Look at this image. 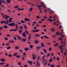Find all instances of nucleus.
<instances>
[{
  "mask_svg": "<svg viewBox=\"0 0 67 67\" xmlns=\"http://www.w3.org/2000/svg\"><path fill=\"white\" fill-rule=\"evenodd\" d=\"M38 60H39L40 59V56H38L37 58Z\"/></svg>",
  "mask_w": 67,
  "mask_h": 67,
  "instance_id": "40",
  "label": "nucleus"
},
{
  "mask_svg": "<svg viewBox=\"0 0 67 67\" xmlns=\"http://www.w3.org/2000/svg\"><path fill=\"white\" fill-rule=\"evenodd\" d=\"M3 29V28H2V26L1 27H0V31H1Z\"/></svg>",
  "mask_w": 67,
  "mask_h": 67,
  "instance_id": "34",
  "label": "nucleus"
},
{
  "mask_svg": "<svg viewBox=\"0 0 67 67\" xmlns=\"http://www.w3.org/2000/svg\"><path fill=\"white\" fill-rule=\"evenodd\" d=\"M63 34L62 33L60 32L59 33V35H60V36H61V35L60 34Z\"/></svg>",
  "mask_w": 67,
  "mask_h": 67,
  "instance_id": "53",
  "label": "nucleus"
},
{
  "mask_svg": "<svg viewBox=\"0 0 67 67\" xmlns=\"http://www.w3.org/2000/svg\"><path fill=\"white\" fill-rule=\"evenodd\" d=\"M27 62L28 63L30 64L31 65H32V61H30V60H28Z\"/></svg>",
  "mask_w": 67,
  "mask_h": 67,
  "instance_id": "3",
  "label": "nucleus"
},
{
  "mask_svg": "<svg viewBox=\"0 0 67 67\" xmlns=\"http://www.w3.org/2000/svg\"><path fill=\"white\" fill-rule=\"evenodd\" d=\"M1 60L2 62H5V59L3 58H1Z\"/></svg>",
  "mask_w": 67,
  "mask_h": 67,
  "instance_id": "7",
  "label": "nucleus"
},
{
  "mask_svg": "<svg viewBox=\"0 0 67 67\" xmlns=\"http://www.w3.org/2000/svg\"><path fill=\"white\" fill-rule=\"evenodd\" d=\"M9 45H10L9 44V43H7V44H6L5 45L6 46H9Z\"/></svg>",
  "mask_w": 67,
  "mask_h": 67,
  "instance_id": "61",
  "label": "nucleus"
},
{
  "mask_svg": "<svg viewBox=\"0 0 67 67\" xmlns=\"http://www.w3.org/2000/svg\"><path fill=\"white\" fill-rule=\"evenodd\" d=\"M51 67H54V65L53 64L51 65Z\"/></svg>",
  "mask_w": 67,
  "mask_h": 67,
  "instance_id": "62",
  "label": "nucleus"
},
{
  "mask_svg": "<svg viewBox=\"0 0 67 67\" xmlns=\"http://www.w3.org/2000/svg\"><path fill=\"white\" fill-rule=\"evenodd\" d=\"M6 21L7 23H9V20H6Z\"/></svg>",
  "mask_w": 67,
  "mask_h": 67,
  "instance_id": "56",
  "label": "nucleus"
},
{
  "mask_svg": "<svg viewBox=\"0 0 67 67\" xmlns=\"http://www.w3.org/2000/svg\"><path fill=\"white\" fill-rule=\"evenodd\" d=\"M19 31L20 33V34L22 32V30H19Z\"/></svg>",
  "mask_w": 67,
  "mask_h": 67,
  "instance_id": "39",
  "label": "nucleus"
},
{
  "mask_svg": "<svg viewBox=\"0 0 67 67\" xmlns=\"http://www.w3.org/2000/svg\"><path fill=\"white\" fill-rule=\"evenodd\" d=\"M20 29H23V27H22V26H21L20 27Z\"/></svg>",
  "mask_w": 67,
  "mask_h": 67,
  "instance_id": "46",
  "label": "nucleus"
},
{
  "mask_svg": "<svg viewBox=\"0 0 67 67\" xmlns=\"http://www.w3.org/2000/svg\"><path fill=\"white\" fill-rule=\"evenodd\" d=\"M41 44L42 47H45V45H44V44L43 43H41Z\"/></svg>",
  "mask_w": 67,
  "mask_h": 67,
  "instance_id": "15",
  "label": "nucleus"
},
{
  "mask_svg": "<svg viewBox=\"0 0 67 67\" xmlns=\"http://www.w3.org/2000/svg\"><path fill=\"white\" fill-rule=\"evenodd\" d=\"M50 12H49V13H50V14H52V13H51V12H52V13H53V10H50Z\"/></svg>",
  "mask_w": 67,
  "mask_h": 67,
  "instance_id": "37",
  "label": "nucleus"
},
{
  "mask_svg": "<svg viewBox=\"0 0 67 67\" xmlns=\"http://www.w3.org/2000/svg\"><path fill=\"white\" fill-rule=\"evenodd\" d=\"M21 22L22 23H25V22H24L23 20H22L21 21Z\"/></svg>",
  "mask_w": 67,
  "mask_h": 67,
  "instance_id": "28",
  "label": "nucleus"
},
{
  "mask_svg": "<svg viewBox=\"0 0 67 67\" xmlns=\"http://www.w3.org/2000/svg\"><path fill=\"white\" fill-rule=\"evenodd\" d=\"M43 62H44V63L45 64V65H46L47 63H46V60H44Z\"/></svg>",
  "mask_w": 67,
  "mask_h": 67,
  "instance_id": "33",
  "label": "nucleus"
},
{
  "mask_svg": "<svg viewBox=\"0 0 67 67\" xmlns=\"http://www.w3.org/2000/svg\"><path fill=\"white\" fill-rule=\"evenodd\" d=\"M19 51L20 53H22L23 52V50H22L20 49L19 50Z\"/></svg>",
  "mask_w": 67,
  "mask_h": 67,
  "instance_id": "43",
  "label": "nucleus"
},
{
  "mask_svg": "<svg viewBox=\"0 0 67 67\" xmlns=\"http://www.w3.org/2000/svg\"><path fill=\"white\" fill-rule=\"evenodd\" d=\"M25 32L26 34H29V32H28L27 31V30H25Z\"/></svg>",
  "mask_w": 67,
  "mask_h": 67,
  "instance_id": "32",
  "label": "nucleus"
},
{
  "mask_svg": "<svg viewBox=\"0 0 67 67\" xmlns=\"http://www.w3.org/2000/svg\"><path fill=\"white\" fill-rule=\"evenodd\" d=\"M38 10H42V9H41V8H38Z\"/></svg>",
  "mask_w": 67,
  "mask_h": 67,
  "instance_id": "60",
  "label": "nucleus"
},
{
  "mask_svg": "<svg viewBox=\"0 0 67 67\" xmlns=\"http://www.w3.org/2000/svg\"><path fill=\"white\" fill-rule=\"evenodd\" d=\"M19 47L18 46H16L15 47V49H19Z\"/></svg>",
  "mask_w": 67,
  "mask_h": 67,
  "instance_id": "29",
  "label": "nucleus"
},
{
  "mask_svg": "<svg viewBox=\"0 0 67 67\" xmlns=\"http://www.w3.org/2000/svg\"><path fill=\"white\" fill-rule=\"evenodd\" d=\"M43 7H44V8H46V6L45 5H43Z\"/></svg>",
  "mask_w": 67,
  "mask_h": 67,
  "instance_id": "64",
  "label": "nucleus"
},
{
  "mask_svg": "<svg viewBox=\"0 0 67 67\" xmlns=\"http://www.w3.org/2000/svg\"><path fill=\"white\" fill-rule=\"evenodd\" d=\"M30 47L31 48H32L33 47V45H31Z\"/></svg>",
  "mask_w": 67,
  "mask_h": 67,
  "instance_id": "41",
  "label": "nucleus"
},
{
  "mask_svg": "<svg viewBox=\"0 0 67 67\" xmlns=\"http://www.w3.org/2000/svg\"><path fill=\"white\" fill-rule=\"evenodd\" d=\"M32 9H33V8H32V7L30 8V10H29L30 12H31V11Z\"/></svg>",
  "mask_w": 67,
  "mask_h": 67,
  "instance_id": "30",
  "label": "nucleus"
},
{
  "mask_svg": "<svg viewBox=\"0 0 67 67\" xmlns=\"http://www.w3.org/2000/svg\"><path fill=\"white\" fill-rule=\"evenodd\" d=\"M49 51H52V48L51 47H50L49 49Z\"/></svg>",
  "mask_w": 67,
  "mask_h": 67,
  "instance_id": "49",
  "label": "nucleus"
},
{
  "mask_svg": "<svg viewBox=\"0 0 67 67\" xmlns=\"http://www.w3.org/2000/svg\"><path fill=\"white\" fill-rule=\"evenodd\" d=\"M6 23V21H4L3 20L2 21H1V24H2V23Z\"/></svg>",
  "mask_w": 67,
  "mask_h": 67,
  "instance_id": "8",
  "label": "nucleus"
},
{
  "mask_svg": "<svg viewBox=\"0 0 67 67\" xmlns=\"http://www.w3.org/2000/svg\"><path fill=\"white\" fill-rule=\"evenodd\" d=\"M36 26L37 27H39V26H40V25H38V24H37L36 25Z\"/></svg>",
  "mask_w": 67,
  "mask_h": 67,
  "instance_id": "59",
  "label": "nucleus"
},
{
  "mask_svg": "<svg viewBox=\"0 0 67 67\" xmlns=\"http://www.w3.org/2000/svg\"><path fill=\"white\" fill-rule=\"evenodd\" d=\"M45 56H46V55H44V56H43L42 58V60H45V59H44Z\"/></svg>",
  "mask_w": 67,
  "mask_h": 67,
  "instance_id": "12",
  "label": "nucleus"
},
{
  "mask_svg": "<svg viewBox=\"0 0 67 67\" xmlns=\"http://www.w3.org/2000/svg\"><path fill=\"white\" fill-rule=\"evenodd\" d=\"M50 55V54H49V53H48L47 54L46 57L47 58H48V57Z\"/></svg>",
  "mask_w": 67,
  "mask_h": 67,
  "instance_id": "20",
  "label": "nucleus"
},
{
  "mask_svg": "<svg viewBox=\"0 0 67 67\" xmlns=\"http://www.w3.org/2000/svg\"><path fill=\"white\" fill-rule=\"evenodd\" d=\"M14 31V29L10 30V32H12V31Z\"/></svg>",
  "mask_w": 67,
  "mask_h": 67,
  "instance_id": "50",
  "label": "nucleus"
},
{
  "mask_svg": "<svg viewBox=\"0 0 67 67\" xmlns=\"http://www.w3.org/2000/svg\"><path fill=\"white\" fill-rule=\"evenodd\" d=\"M4 62H2L0 63V65H4Z\"/></svg>",
  "mask_w": 67,
  "mask_h": 67,
  "instance_id": "25",
  "label": "nucleus"
},
{
  "mask_svg": "<svg viewBox=\"0 0 67 67\" xmlns=\"http://www.w3.org/2000/svg\"><path fill=\"white\" fill-rule=\"evenodd\" d=\"M56 35H58L59 34L58 33V32H57L56 33Z\"/></svg>",
  "mask_w": 67,
  "mask_h": 67,
  "instance_id": "57",
  "label": "nucleus"
},
{
  "mask_svg": "<svg viewBox=\"0 0 67 67\" xmlns=\"http://www.w3.org/2000/svg\"><path fill=\"white\" fill-rule=\"evenodd\" d=\"M6 1L7 2H9V3H10L11 2V1L10 0H7Z\"/></svg>",
  "mask_w": 67,
  "mask_h": 67,
  "instance_id": "31",
  "label": "nucleus"
},
{
  "mask_svg": "<svg viewBox=\"0 0 67 67\" xmlns=\"http://www.w3.org/2000/svg\"><path fill=\"white\" fill-rule=\"evenodd\" d=\"M36 64L38 67H40V64L39 63L38 61H37L36 62Z\"/></svg>",
  "mask_w": 67,
  "mask_h": 67,
  "instance_id": "2",
  "label": "nucleus"
},
{
  "mask_svg": "<svg viewBox=\"0 0 67 67\" xmlns=\"http://www.w3.org/2000/svg\"><path fill=\"white\" fill-rule=\"evenodd\" d=\"M29 49V48H25L24 49L25 51H27Z\"/></svg>",
  "mask_w": 67,
  "mask_h": 67,
  "instance_id": "11",
  "label": "nucleus"
},
{
  "mask_svg": "<svg viewBox=\"0 0 67 67\" xmlns=\"http://www.w3.org/2000/svg\"><path fill=\"white\" fill-rule=\"evenodd\" d=\"M18 40H21V37L20 36L18 37Z\"/></svg>",
  "mask_w": 67,
  "mask_h": 67,
  "instance_id": "26",
  "label": "nucleus"
},
{
  "mask_svg": "<svg viewBox=\"0 0 67 67\" xmlns=\"http://www.w3.org/2000/svg\"><path fill=\"white\" fill-rule=\"evenodd\" d=\"M8 26H15V24H14V23H12L11 24H9L8 25Z\"/></svg>",
  "mask_w": 67,
  "mask_h": 67,
  "instance_id": "1",
  "label": "nucleus"
},
{
  "mask_svg": "<svg viewBox=\"0 0 67 67\" xmlns=\"http://www.w3.org/2000/svg\"><path fill=\"white\" fill-rule=\"evenodd\" d=\"M9 64H7V65L5 66V67H9Z\"/></svg>",
  "mask_w": 67,
  "mask_h": 67,
  "instance_id": "51",
  "label": "nucleus"
},
{
  "mask_svg": "<svg viewBox=\"0 0 67 67\" xmlns=\"http://www.w3.org/2000/svg\"><path fill=\"white\" fill-rule=\"evenodd\" d=\"M23 26L25 27V29H27V26L25 25L24 24Z\"/></svg>",
  "mask_w": 67,
  "mask_h": 67,
  "instance_id": "9",
  "label": "nucleus"
},
{
  "mask_svg": "<svg viewBox=\"0 0 67 67\" xmlns=\"http://www.w3.org/2000/svg\"><path fill=\"white\" fill-rule=\"evenodd\" d=\"M5 17H6L5 18V19H6V20H8V18H9V16H8L7 15H5Z\"/></svg>",
  "mask_w": 67,
  "mask_h": 67,
  "instance_id": "5",
  "label": "nucleus"
},
{
  "mask_svg": "<svg viewBox=\"0 0 67 67\" xmlns=\"http://www.w3.org/2000/svg\"><path fill=\"white\" fill-rule=\"evenodd\" d=\"M34 43H36V44H37L38 43V41H37V40H36L35 41Z\"/></svg>",
  "mask_w": 67,
  "mask_h": 67,
  "instance_id": "16",
  "label": "nucleus"
},
{
  "mask_svg": "<svg viewBox=\"0 0 67 67\" xmlns=\"http://www.w3.org/2000/svg\"><path fill=\"white\" fill-rule=\"evenodd\" d=\"M22 35L23 36H24V37H26V34H25V32H24L23 33H22Z\"/></svg>",
  "mask_w": 67,
  "mask_h": 67,
  "instance_id": "4",
  "label": "nucleus"
},
{
  "mask_svg": "<svg viewBox=\"0 0 67 67\" xmlns=\"http://www.w3.org/2000/svg\"><path fill=\"white\" fill-rule=\"evenodd\" d=\"M51 31H52L53 32H55V30H54V29L53 28H51Z\"/></svg>",
  "mask_w": 67,
  "mask_h": 67,
  "instance_id": "17",
  "label": "nucleus"
},
{
  "mask_svg": "<svg viewBox=\"0 0 67 67\" xmlns=\"http://www.w3.org/2000/svg\"><path fill=\"white\" fill-rule=\"evenodd\" d=\"M40 48V47L39 46H38L37 47V49H39Z\"/></svg>",
  "mask_w": 67,
  "mask_h": 67,
  "instance_id": "47",
  "label": "nucleus"
},
{
  "mask_svg": "<svg viewBox=\"0 0 67 67\" xmlns=\"http://www.w3.org/2000/svg\"><path fill=\"white\" fill-rule=\"evenodd\" d=\"M3 27L4 28V29H7V28H8V26L4 25L3 26Z\"/></svg>",
  "mask_w": 67,
  "mask_h": 67,
  "instance_id": "18",
  "label": "nucleus"
},
{
  "mask_svg": "<svg viewBox=\"0 0 67 67\" xmlns=\"http://www.w3.org/2000/svg\"><path fill=\"white\" fill-rule=\"evenodd\" d=\"M47 20L48 21H49V22H52L53 21V20H51L50 19H47Z\"/></svg>",
  "mask_w": 67,
  "mask_h": 67,
  "instance_id": "6",
  "label": "nucleus"
},
{
  "mask_svg": "<svg viewBox=\"0 0 67 67\" xmlns=\"http://www.w3.org/2000/svg\"><path fill=\"white\" fill-rule=\"evenodd\" d=\"M27 18H26L25 19V21H27Z\"/></svg>",
  "mask_w": 67,
  "mask_h": 67,
  "instance_id": "48",
  "label": "nucleus"
},
{
  "mask_svg": "<svg viewBox=\"0 0 67 67\" xmlns=\"http://www.w3.org/2000/svg\"><path fill=\"white\" fill-rule=\"evenodd\" d=\"M8 57H12V55L11 54H9L8 55Z\"/></svg>",
  "mask_w": 67,
  "mask_h": 67,
  "instance_id": "45",
  "label": "nucleus"
},
{
  "mask_svg": "<svg viewBox=\"0 0 67 67\" xmlns=\"http://www.w3.org/2000/svg\"><path fill=\"white\" fill-rule=\"evenodd\" d=\"M12 43H14V40H13V39H12Z\"/></svg>",
  "mask_w": 67,
  "mask_h": 67,
  "instance_id": "58",
  "label": "nucleus"
},
{
  "mask_svg": "<svg viewBox=\"0 0 67 67\" xmlns=\"http://www.w3.org/2000/svg\"><path fill=\"white\" fill-rule=\"evenodd\" d=\"M59 40L60 41H63V39L61 37H60L59 39Z\"/></svg>",
  "mask_w": 67,
  "mask_h": 67,
  "instance_id": "19",
  "label": "nucleus"
},
{
  "mask_svg": "<svg viewBox=\"0 0 67 67\" xmlns=\"http://www.w3.org/2000/svg\"><path fill=\"white\" fill-rule=\"evenodd\" d=\"M43 51L44 53H46V54L47 53V52L46 51V49H44Z\"/></svg>",
  "mask_w": 67,
  "mask_h": 67,
  "instance_id": "21",
  "label": "nucleus"
},
{
  "mask_svg": "<svg viewBox=\"0 0 67 67\" xmlns=\"http://www.w3.org/2000/svg\"><path fill=\"white\" fill-rule=\"evenodd\" d=\"M8 21L10 22V23H11L12 22V20L11 19H9L8 20Z\"/></svg>",
  "mask_w": 67,
  "mask_h": 67,
  "instance_id": "27",
  "label": "nucleus"
},
{
  "mask_svg": "<svg viewBox=\"0 0 67 67\" xmlns=\"http://www.w3.org/2000/svg\"><path fill=\"white\" fill-rule=\"evenodd\" d=\"M7 49H11V47L9 46H8L7 48Z\"/></svg>",
  "mask_w": 67,
  "mask_h": 67,
  "instance_id": "23",
  "label": "nucleus"
},
{
  "mask_svg": "<svg viewBox=\"0 0 67 67\" xmlns=\"http://www.w3.org/2000/svg\"><path fill=\"white\" fill-rule=\"evenodd\" d=\"M5 40H8V38L7 37H5L4 38Z\"/></svg>",
  "mask_w": 67,
  "mask_h": 67,
  "instance_id": "35",
  "label": "nucleus"
},
{
  "mask_svg": "<svg viewBox=\"0 0 67 67\" xmlns=\"http://www.w3.org/2000/svg\"><path fill=\"white\" fill-rule=\"evenodd\" d=\"M35 35L36 36H38V37L40 36V35L38 34H36Z\"/></svg>",
  "mask_w": 67,
  "mask_h": 67,
  "instance_id": "38",
  "label": "nucleus"
},
{
  "mask_svg": "<svg viewBox=\"0 0 67 67\" xmlns=\"http://www.w3.org/2000/svg\"><path fill=\"white\" fill-rule=\"evenodd\" d=\"M58 47H59L61 50H63V48H62L61 47H60L59 46H58Z\"/></svg>",
  "mask_w": 67,
  "mask_h": 67,
  "instance_id": "14",
  "label": "nucleus"
},
{
  "mask_svg": "<svg viewBox=\"0 0 67 67\" xmlns=\"http://www.w3.org/2000/svg\"><path fill=\"white\" fill-rule=\"evenodd\" d=\"M36 18L38 19H40V18H41L39 16H37L36 17Z\"/></svg>",
  "mask_w": 67,
  "mask_h": 67,
  "instance_id": "42",
  "label": "nucleus"
},
{
  "mask_svg": "<svg viewBox=\"0 0 67 67\" xmlns=\"http://www.w3.org/2000/svg\"><path fill=\"white\" fill-rule=\"evenodd\" d=\"M20 55H17L16 56V58H20Z\"/></svg>",
  "mask_w": 67,
  "mask_h": 67,
  "instance_id": "44",
  "label": "nucleus"
},
{
  "mask_svg": "<svg viewBox=\"0 0 67 67\" xmlns=\"http://www.w3.org/2000/svg\"><path fill=\"white\" fill-rule=\"evenodd\" d=\"M64 48L65 49H67V47H66V46H65L64 47Z\"/></svg>",
  "mask_w": 67,
  "mask_h": 67,
  "instance_id": "54",
  "label": "nucleus"
},
{
  "mask_svg": "<svg viewBox=\"0 0 67 67\" xmlns=\"http://www.w3.org/2000/svg\"><path fill=\"white\" fill-rule=\"evenodd\" d=\"M18 64L19 65H21V62H19L18 63Z\"/></svg>",
  "mask_w": 67,
  "mask_h": 67,
  "instance_id": "52",
  "label": "nucleus"
},
{
  "mask_svg": "<svg viewBox=\"0 0 67 67\" xmlns=\"http://www.w3.org/2000/svg\"><path fill=\"white\" fill-rule=\"evenodd\" d=\"M44 37H45V38H49V37L45 35H44Z\"/></svg>",
  "mask_w": 67,
  "mask_h": 67,
  "instance_id": "22",
  "label": "nucleus"
},
{
  "mask_svg": "<svg viewBox=\"0 0 67 67\" xmlns=\"http://www.w3.org/2000/svg\"><path fill=\"white\" fill-rule=\"evenodd\" d=\"M14 39L15 40H16V38L15 37H14Z\"/></svg>",
  "mask_w": 67,
  "mask_h": 67,
  "instance_id": "63",
  "label": "nucleus"
},
{
  "mask_svg": "<svg viewBox=\"0 0 67 67\" xmlns=\"http://www.w3.org/2000/svg\"><path fill=\"white\" fill-rule=\"evenodd\" d=\"M22 41H23V42H25V41H26V39H22Z\"/></svg>",
  "mask_w": 67,
  "mask_h": 67,
  "instance_id": "13",
  "label": "nucleus"
},
{
  "mask_svg": "<svg viewBox=\"0 0 67 67\" xmlns=\"http://www.w3.org/2000/svg\"><path fill=\"white\" fill-rule=\"evenodd\" d=\"M53 60V59L52 58H51L49 60V62H52V61Z\"/></svg>",
  "mask_w": 67,
  "mask_h": 67,
  "instance_id": "10",
  "label": "nucleus"
},
{
  "mask_svg": "<svg viewBox=\"0 0 67 67\" xmlns=\"http://www.w3.org/2000/svg\"><path fill=\"white\" fill-rule=\"evenodd\" d=\"M19 8V6H15V7L14 8L15 9H16V8Z\"/></svg>",
  "mask_w": 67,
  "mask_h": 67,
  "instance_id": "55",
  "label": "nucleus"
},
{
  "mask_svg": "<svg viewBox=\"0 0 67 67\" xmlns=\"http://www.w3.org/2000/svg\"><path fill=\"white\" fill-rule=\"evenodd\" d=\"M2 2H3L4 3H5V4H6V2H5L4 0H3L2 1Z\"/></svg>",
  "mask_w": 67,
  "mask_h": 67,
  "instance_id": "36",
  "label": "nucleus"
},
{
  "mask_svg": "<svg viewBox=\"0 0 67 67\" xmlns=\"http://www.w3.org/2000/svg\"><path fill=\"white\" fill-rule=\"evenodd\" d=\"M17 54H18V53L17 52H16L15 53H14L13 55L14 56H16V55H17Z\"/></svg>",
  "mask_w": 67,
  "mask_h": 67,
  "instance_id": "24",
  "label": "nucleus"
}]
</instances>
